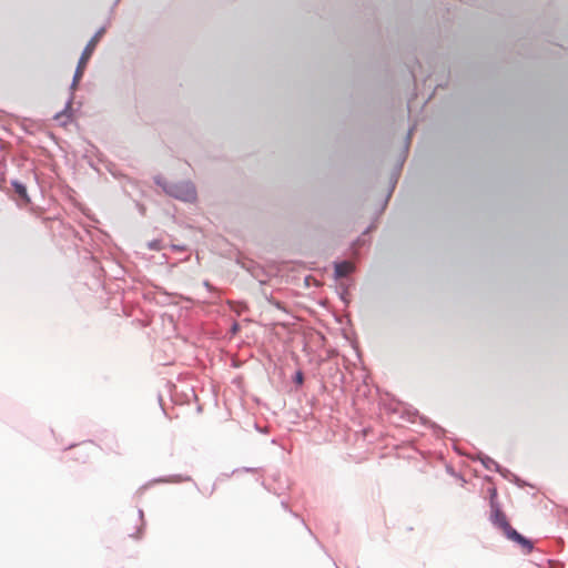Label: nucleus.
Masks as SVG:
<instances>
[{"label": "nucleus", "mask_w": 568, "mask_h": 568, "mask_svg": "<svg viewBox=\"0 0 568 568\" xmlns=\"http://www.w3.org/2000/svg\"><path fill=\"white\" fill-rule=\"evenodd\" d=\"M154 182L171 197L190 203L196 200V189L190 181H168L165 178L158 175L154 178Z\"/></svg>", "instance_id": "f257e3e1"}, {"label": "nucleus", "mask_w": 568, "mask_h": 568, "mask_svg": "<svg viewBox=\"0 0 568 568\" xmlns=\"http://www.w3.org/2000/svg\"><path fill=\"white\" fill-rule=\"evenodd\" d=\"M105 30H106L105 27H101L94 33V36L89 40L87 45L84 47V49H83V51L81 53V57L79 59V62H78V65H77V69H75V72H74V75H73V79H72V83H71V87H70V89L72 91L75 89L78 82L82 78L83 70H84L89 59L91 58L92 53L94 52L98 42L100 41L101 37L104 34Z\"/></svg>", "instance_id": "f03ea898"}, {"label": "nucleus", "mask_w": 568, "mask_h": 568, "mask_svg": "<svg viewBox=\"0 0 568 568\" xmlns=\"http://www.w3.org/2000/svg\"><path fill=\"white\" fill-rule=\"evenodd\" d=\"M496 490L494 489L491 491L490 496V523L494 527L500 529L504 535L507 537L514 528L510 526V524L507 520L506 515L500 509L497 500H496Z\"/></svg>", "instance_id": "7ed1b4c3"}, {"label": "nucleus", "mask_w": 568, "mask_h": 568, "mask_svg": "<svg viewBox=\"0 0 568 568\" xmlns=\"http://www.w3.org/2000/svg\"><path fill=\"white\" fill-rule=\"evenodd\" d=\"M355 266L349 261H342L334 263V275L336 278H343L353 273Z\"/></svg>", "instance_id": "20e7f679"}, {"label": "nucleus", "mask_w": 568, "mask_h": 568, "mask_svg": "<svg viewBox=\"0 0 568 568\" xmlns=\"http://www.w3.org/2000/svg\"><path fill=\"white\" fill-rule=\"evenodd\" d=\"M507 538L520 545L526 554L530 552L534 548L532 542L520 535L516 529L511 530Z\"/></svg>", "instance_id": "39448f33"}, {"label": "nucleus", "mask_w": 568, "mask_h": 568, "mask_svg": "<svg viewBox=\"0 0 568 568\" xmlns=\"http://www.w3.org/2000/svg\"><path fill=\"white\" fill-rule=\"evenodd\" d=\"M11 185L14 190V192L18 194L20 200L23 204H28L30 202V199L28 196L27 187L23 183L19 182L18 180H13L11 182Z\"/></svg>", "instance_id": "423d86ee"}, {"label": "nucleus", "mask_w": 568, "mask_h": 568, "mask_svg": "<svg viewBox=\"0 0 568 568\" xmlns=\"http://www.w3.org/2000/svg\"><path fill=\"white\" fill-rule=\"evenodd\" d=\"M497 473H499L505 479L514 481L518 487H523L526 485V483L521 480L518 476L513 474L510 470L503 468L501 466L499 467V470H497Z\"/></svg>", "instance_id": "0eeeda50"}, {"label": "nucleus", "mask_w": 568, "mask_h": 568, "mask_svg": "<svg viewBox=\"0 0 568 568\" xmlns=\"http://www.w3.org/2000/svg\"><path fill=\"white\" fill-rule=\"evenodd\" d=\"M478 458H479L480 463L483 464V466L487 470H494V471L499 470L500 465L497 462H495L493 458H490L486 455H479Z\"/></svg>", "instance_id": "6e6552de"}, {"label": "nucleus", "mask_w": 568, "mask_h": 568, "mask_svg": "<svg viewBox=\"0 0 568 568\" xmlns=\"http://www.w3.org/2000/svg\"><path fill=\"white\" fill-rule=\"evenodd\" d=\"M72 100H73V94L71 93L68 102L65 103L63 111L57 113V115H55V119H58V120L65 119L62 121L63 124H65L71 118L69 111L71 110Z\"/></svg>", "instance_id": "1a4fd4ad"}, {"label": "nucleus", "mask_w": 568, "mask_h": 568, "mask_svg": "<svg viewBox=\"0 0 568 568\" xmlns=\"http://www.w3.org/2000/svg\"><path fill=\"white\" fill-rule=\"evenodd\" d=\"M191 478L189 476H181V475H174L169 478H159L155 481L156 483H181L185 480H190Z\"/></svg>", "instance_id": "9d476101"}, {"label": "nucleus", "mask_w": 568, "mask_h": 568, "mask_svg": "<svg viewBox=\"0 0 568 568\" xmlns=\"http://www.w3.org/2000/svg\"><path fill=\"white\" fill-rule=\"evenodd\" d=\"M148 247L151 251H161L162 250V242L160 240H152L148 242Z\"/></svg>", "instance_id": "9b49d317"}, {"label": "nucleus", "mask_w": 568, "mask_h": 568, "mask_svg": "<svg viewBox=\"0 0 568 568\" xmlns=\"http://www.w3.org/2000/svg\"><path fill=\"white\" fill-rule=\"evenodd\" d=\"M303 381H304V376H303V373L301 371H297L295 373V376H294V382L297 384V385H302L303 384Z\"/></svg>", "instance_id": "f8f14e48"}, {"label": "nucleus", "mask_w": 568, "mask_h": 568, "mask_svg": "<svg viewBox=\"0 0 568 568\" xmlns=\"http://www.w3.org/2000/svg\"><path fill=\"white\" fill-rule=\"evenodd\" d=\"M88 448H93L92 443H88V444H84L83 446H81V450H87Z\"/></svg>", "instance_id": "ddd939ff"}, {"label": "nucleus", "mask_w": 568, "mask_h": 568, "mask_svg": "<svg viewBox=\"0 0 568 568\" xmlns=\"http://www.w3.org/2000/svg\"><path fill=\"white\" fill-rule=\"evenodd\" d=\"M395 183H396V181L393 183L392 189H390L389 193L387 194L386 202H387V201H388V199L390 197V194H392V192H393V190H394V187H395Z\"/></svg>", "instance_id": "4468645a"}, {"label": "nucleus", "mask_w": 568, "mask_h": 568, "mask_svg": "<svg viewBox=\"0 0 568 568\" xmlns=\"http://www.w3.org/2000/svg\"><path fill=\"white\" fill-rule=\"evenodd\" d=\"M204 286H205V287H207V288H211L210 283H209V282H206V281L204 282Z\"/></svg>", "instance_id": "2eb2a0df"}, {"label": "nucleus", "mask_w": 568, "mask_h": 568, "mask_svg": "<svg viewBox=\"0 0 568 568\" xmlns=\"http://www.w3.org/2000/svg\"><path fill=\"white\" fill-rule=\"evenodd\" d=\"M139 516L140 518H143V511L141 509L139 510Z\"/></svg>", "instance_id": "dca6fc26"}, {"label": "nucleus", "mask_w": 568, "mask_h": 568, "mask_svg": "<svg viewBox=\"0 0 568 568\" xmlns=\"http://www.w3.org/2000/svg\"><path fill=\"white\" fill-rule=\"evenodd\" d=\"M412 130L408 132L407 140L410 139Z\"/></svg>", "instance_id": "f3484780"}]
</instances>
